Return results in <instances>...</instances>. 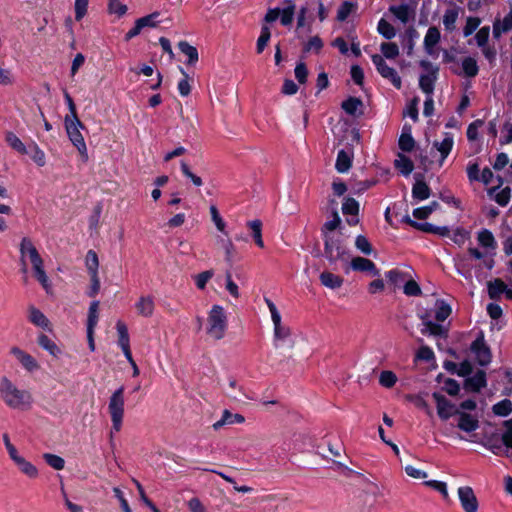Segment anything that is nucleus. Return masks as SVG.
Returning a JSON list of instances; mask_svg holds the SVG:
<instances>
[{
	"label": "nucleus",
	"instance_id": "f257e3e1",
	"mask_svg": "<svg viewBox=\"0 0 512 512\" xmlns=\"http://www.w3.org/2000/svg\"><path fill=\"white\" fill-rule=\"evenodd\" d=\"M0 399L13 410L27 411L33 403L32 394L25 389L18 388L8 377L0 379Z\"/></svg>",
	"mask_w": 512,
	"mask_h": 512
},
{
	"label": "nucleus",
	"instance_id": "f03ea898",
	"mask_svg": "<svg viewBox=\"0 0 512 512\" xmlns=\"http://www.w3.org/2000/svg\"><path fill=\"white\" fill-rule=\"evenodd\" d=\"M228 327V319L224 308L213 305L208 312L206 333L213 340H221L225 337Z\"/></svg>",
	"mask_w": 512,
	"mask_h": 512
},
{
	"label": "nucleus",
	"instance_id": "7ed1b4c3",
	"mask_svg": "<svg viewBox=\"0 0 512 512\" xmlns=\"http://www.w3.org/2000/svg\"><path fill=\"white\" fill-rule=\"evenodd\" d=\"M124 391V386H121L109 398L108 412L112 422L111 438L113 437V432H119L122 428L125 406Z\"/></svg>",
	"mask_w": 512,
	"mask_h": 512
},
{
	"label": "nucleus",
	"instance_id": "20e7f679",
	"mask_svg": "<svg viewBox=\"0 0 512 512\" xmlns=\"http://www.w3.org/2000/svg\"><path fill=\"white\" fill-rule=\"evenodd\" d=\"M324 254L331 264H335L337 261L347 262L350 258L349 250L344 244L342 235H326Z\"/></svg>",
	"mask_w": 512,
	"mask_h": 512
},
{
	"label": "nucleus",
	"instance_id": "39448f33",
	"mask_svg": "<svg viewBox=\"0 0 512 512\" xmlns=\"http://www.w3.org/2000/svg\"><path fill=\"white\" fill-rule=\"evenodd\" d=\"M65 128L67 135L72 142V144L77 148L80 153L82 159L84 161L88 160V153L86 143L84 138L80 132V129L83 128V124L79 120L78 117L70 118V116L65 117Z\"/></svg>",
	"mask_w": 512,
	"mask_h": 512
},
{
	"label": "nucleus",
	"instance_id": "423d86ee",
	"mask_svg": "<svg viewBox=\"0 0 512 512\" xmlns=\"http://www.w3.org/2000/svg\"><path fill=\"white\" fill-rule=\"evenodd\" d=\"M372 62L375 65L378 73L383 78L388 79L395 88H401L402 81L400 76L398 75L397 71L394 68L388 66L382 55H372Z\"/></svg>",
	"mask_w": 512,
	"mask_h": 512
},
{
	"label": "nucleus",
	"instance_id": "0eeeda50",
	"mask_svg": "<svg viewBox=\"0 0 512 512\" xmlns=\"http://www.w3.org/2000/svg\"><path fill=\"white\" fill-rule=\"evenodd\" d=\"M470 349L475 355L476 361L481 366H487L492 360V354L489 346L486 344L484 334L481 331L477 338L472 342Z\"/></svg>",
	"mask_w": 512,
	"mask_h": 512
},
{
	"label": "nucleus",
	"instance_id": "6e6552de",
	"mask_svg": "<svg viewBox=\"0 0 512 512\" xmlns=\"http://www.w3.org/2000/svg\"><path fill=\"white\" fill-rule=\"evenodd\" d=\"M458 497L461 506L465 512H477L478 511V500L473 491L469 486H463L458 488Z\"/></svg>",
	"mask_w": 512,
	"mask_h": 512
},
{
	"label": "nucleus",
	"instance_id": "1a4fd4ad",
	"mask_svg": "<svg viewBox=\"0 0 512 512\" xmlns=\"http://www.w3.org/2000/svg\"><path fill=\"white\" fill-rule=\"evenodd\" d=\"M10 354L15 357V359L22 365V367L28 372H34L39 369V364L37 360L24 350L19 347H12L10 349Z\"/></svg>",
	"mask_w": 512,
	"mask_h": 512
},
{
	"label": "nucleus",
	"instance_id": "9d476101",
	"mask_svg": "<svg viewBox=\"0 0 512 512\" xmlns=\"http://www.w3.org/2000/svg\"><path fill=\"white\" fill-rule=\"evenodd\" d=\"M20 254V261L22 264H25V261L27 260H29L31 264L42 260L38 250L27 237H24L20 243Z\"/></svg>",
	"mask_w": 512,
	"mask_h": 512
},
{
	"label": "nucleus",
	"instance_id": "9b49d317",
	"mask_svg": "<svg viewBox=\"0 0 512 512\" xmlns=\"http://www.w3.org/2000/svg\"><path fill=\"white\" fill-rule=\"evenodd\" d=\"M432 396L437 404V413L442 420H447L455 414L457 410H455L454 405L442 394L435 392Z\"/></svg>",
	"mask_w": 512,
	"mask_h": 512
},
{
	"label": "nucleus",
	"instance_id": "f8f14e48",
	"mask_svg": "<svg viewBox=\"0 0 512 512\" xmlns=\"http://www.w3.org/2000/svg\"><path fill=\"white\" fill-rule=\"evenodd\" d=\"M359 212V203L354 198L347 197L342 203V213L344 215H350L351 218L347 219V223L351 226L358 224L357 218Z\"/></svg>",
	"mask_w": 512,
	"mask_h": 512
},
{
	"label": "nucleus",
	"instance_id": "ddd939ff",
	"mask_svg": "<svg viewBox=\"0 0 512 512\" xmlns=\"http://www.w3.org/2000/svg\"><path fill=\"white\" fill-rule=\"evenodd\" d=\"M455 414L459 417L457 426L462 431L473 432L478 429L479 421L476 417L460 411H456Z\"/></svg>",
	"mask_w": 512,
	"mask_h": 512
},
{
	"label": "nucleus",
	"instance_id": "4468645a",
	"mask_svg": "<svg viewBox=\"0 0 512 512\" xmlns=\"http://www.w3.org/2000/svg\"><path fill=\"white\" fill-rule=\"evenodd\" d=\"M454 145L453 135L451 133H445L444 137L441 141H434L433 147L437 149V151L441 155L440 165L443 164L444 160L450 154Z\"/></svg>",
	"mask_w": 512,
	"mask_h": 512
},
{
	"label": "nucleus",
	"instance_id": "2eb2a0df",
	"mask_svg": "<svg viewBox=\"0 0 512 512\" xmlns=\"http://www.w3.org/2000/svg\"><path fill=\"white\" fill-rule=\"evenodd\" d=\"M28 320L35 326L51 330L49 319L33 305H30L28 308Z\"/></svg>",
	"mask_w": 512,
	"mask_h": 512
},
{
	"label": "nucleus",
	"instance_id": "dca6fc26",
	"mask_svg": "<svg viewBox=\"0 0 512 512\" xmlns=\"http://www.w3.org/2000/svg\"><path fill=\"white\" fill-rule=\"evenodd\" d=\"M486 386V373L483 370H478L473 376L465 380V389L472 392H479Z\"/></svg>",
	"mask_w": 512,
	"mask_h": 512
},
{
	"label": "nucleus",
	"instance_id": "f3484780",
	"mask_svg": "<svg viewBox=\"0 0 512 512\" xmlns=\"http://www.w3.org/2000/svg\"><path fill=\"white\" fill-rule=\"evenodd\" d=\"M440 31L437 27L433 26L427 30L424 37V49L427 54L433 56L435 54V46L440 41Z\"/></svg>",
	"mask_w": 512,
	"mask_h": 512
},
{
	"label": "nucleus",
	"instance_id": "a211bd4d",
	"mask_svg": "<svg viewBox=\"0 0 512 512\" xmlns=\"http://www.w3.org/2000/svg\"><path fill=\"white\" fill-rule=\"evenodd\" d=\"M245 421V418L241 414H233L229 410H224L221 419L213 424L215 430H219L225 425L241 424Z\"/></svg>",
	"mask_w": 512,
	"mask_h": 512
},
{
	"label": "nucleus",
	"instance_id": "6ab92c4d",
	"mask_svg": "<svg viewBox=\"0 0 512 512\" xmlns=\"http://www.w3.org/2000/svg\"><path fill=\"white\" fill-rule=\"evenodd\" d=\"M351 268L355 271L370 272L374 276L379 274L374 262L367 258L355 257L351 260Z\"/></svg>",
	"mask_w": 512,
	"mask_h": 512
},
{
	"label": "nucleus",
	"instance_id": "aec40b11",
	"mask_svg": "<svg viewBox=\"0 0 512 512\" xmlns=\"http://www.w3.org/2000/svg\"><path fill=\"white\" fill-rule=\"evenodd\" d=\"M389 11L402 23L406 24L414 16V9L407 4L392 5Z\"/></svg>",
	"mask_w": 512,
	"mask_h": 512
},
{
	"label": "nucleus",
	"instance_id": "412c9836",
	"mask_svg": "<svg viewBox=\"0 0 512 512\" xmlns=\"http://www.w3.org/2000/svg\"><path fill=\"white\" fill-rule=\"evenodd\" d=\"M135 306L138 314L143 317H150L154 312V300L151 296H141Z\"/></svg>",
	"mask_w": 512,
	"mask_h": 512
},
{
	"label": "nucleus",
	"instance_id": "4be33fe9",
	"mask_svg": "<svg viewBox=\"0 0 512 512\" xmlns=\"http://www.w3.org/2000/svg\"><path fill=\"white\" fill-rule=\"evenodd\" d=\"M32 268L34 271V276L38 280V282L42 285V287L49 292L51 289V284L49 278L44 270L43 259L32 264Z\"/></svg>",
	"mask_w": 512,
	"mask_h": 512
},
{
	"label": "nucleus",
	"instance_id": "5701e85b",
	"mask_svg": "<svg viewBox=\"0 0 512 512\" xmlns=\"http://www.w3.org/2000/svg\"><path fill=\"white\" fill-rule=\"evenodd\" d=\"M321 284L330 289H338L343 284V278L329 271L320 274Z\"/></svg>",
	"mask_w": 512,
	"mask_h": 512
},
{
	"label": "nucleus",
	"instance_id": "b1692460",
	"mask_svg": "<svg viewBox=\"0 0 512 512\" xmlns=\"http://www.w3.org/2000/svg\"><path fill=\"white\" fill-rule=\"evenodd\" d=\"M37 343L41 348L48 351L53 357H59L61 355V349L47 335L40 334L37 337Z\"/></svg>",
	"mask_w": 512,
	"mask_h": 512
},
{
	"label": "nucleus",
	"instance_id": "393cba45",
	"mask_svg": "<svg viewBox=\"0 0 512 512\" xmlns=\"http://www.w3.org/2000/svg\"><path fill=\"white\" fill-rule=\"evenodd\" d=\"M412 196L417 200H426L430 197V188L429 186L422 180L416 177V182L412 188Z\"/></svg>",
	"mask_w": 512,
	"mask_h": 512
},
{
	"label": "nucleus",
	"instance_id": "a878e982",
	"mask_svg": "<svg viewBox=\"0 0 512 512\" xmlns=\"http://www.w3.org/2000/svg\"><path fill=\"white\" fill-rule=\"evenodd\" d=\"M438 69H433L431 74L428 75H421L419 79V86L421 90L427 94V96L432 95L434 91V83L436 80V73Z\"/></svg>",
	"mask_w": 512,
	"mask_h": 512
},
{
	"label": "nucleus",
	"instance_id": "bb28decb",
	"mask_svg": "<svg viewBox=\"0 0 512 512\" xmlns=\"http://www.w3.org/2000/svg\"><path fill=\"white\" fill-rule=\"evenodd\" d=\"M179 50L188 57L187 64L194 65L198 62L199 55L197 49L186 41L178 43Z\"/></svg>",
	"mask_w": 512,
	"mask_h": 512
},
{
	"label": "nucleus",
	"instance_id": "cd10ccee",
	"mask_svg": "<svg viewBox=\"0 0 512 512\" xmlns=\"http://www.w3.org/2000/svg\"><path fill=\"white\" fill-rule=\"evenodd\" d=\"M414 228L426 233L437 234L440 236H449L450 230L447 227L434 226L430 223H413Z\"/></svg>",
	"mask_w": 512,
	"mask_h": 512
},
{
	"label": "nucleus",
	"instance_id": "c85d7f7f",
	"mask_svg": "<svg viewBox=\"0 0 512 512\" xmlns=\"http://www.w3.org/2000/svg\"><path fill=\"white\" fill-rule=\"evenodd\" d=\"M340 224H341V219L339 217V214L337 211H334L333 219L330 221H327L321 229L323 238L326 239V235H341V233H338V234L334 233V231L337 228H339Z\"/></svg>",
	"mask_w": 512,
	"mask_h": 512
},
{
	"label": "nucleus",
	"instance_id": "c756f323",
	"mask_svg": "<svg viewBox=\"0 0 512 512\" xmlns=\"http://www.w3.org/2000/svg\"><path fill=\"white\" fill-rule=\"evenodd\" d=\"M394 163L395 167L405 176H408L414 169L413 162L403 154H398Z\"/></svg>",
	"mask_w": 512,
	"mask_h": 512
},
{
	"label": "nucleus",
	"instance_id": "7c9ffc66",
	"mask_svg": "<svg viewBox=\"0 0 512 512\" xmlns=\"http://www.w3.org/2000/svg\"><path fill=\"white\" fill-rule=\"evenodd\" d=\"M351 156L344 150H340L337 155L335 168L339 173L347 172L351 167Z\"/></svg>",
	"mask_w": 512,
	"mask_h": 512
},
{
	"label": "nucleus",
	"instance_id": "2f4dec72",
	"mask_svg": "<svg viewBox=\"0 0 512 512\" xmlns=\"http://www.w3.org/2000/svg\"><path fill=\"white\" fill-rule=\"evenodd\" d=\"M14 462L18 466V468L21 470V472L26 474L27 476H29L31 478H35L38 475L37 468L32 463H30L25 458H23L22 456L17 457L14 460Z\"/></svg>",
	"mask_w": 512,
	"mask_h": 512
},
{
	"label": "nucleus",
	"instance_id": "473e14b6",
	"mask_svg": "<svg viewBox=\"0 0 512 512\" xmlns=\"http://www.w3.org/2000/svg\"><path fill=\"white\" fill-rule=\"evenodd\" d=\"M459 11L458 8L453 7L449 8L445 11L443 16V25L445 30L453 31L456 27V21L458 19Z\"/></svg>",
	"mask_w": 512,
	"mask_h": 512
},
{
	"label": "nucleus",
	"instance_id": "72a5a7b5",
	"mask_svg": "<svg viewBox=\"0 0 512 512\" xmlns=\"http://www.w3.org/2000/svg\"><path fill=\"white\" fill-rule=\"evenodd\" d=\"M421 319L423 320L424 325V327L421 329L422 334L439 336L444 333V329L441 325L432 322L431 320L427 319L426 316H421Z\"/></svg>",
	"mask_w": 512,
	"mask_h": 512
},
{
	"label": "nucleus",
	"instance_id": "f704fd0d",
	"mask_svg": "<svg viewBox=\"0 0 512 512\" xmlns=\"http://www.w3.org/2000/svg\"><path fill=\"white\" fill-rule=\"evenodd\" d=\"M247 226L252 231L253 239L256 245L260 248H264V242L262 239V222L258 219L247 222Z\"/></svg>",
	"mask_w": 512,
	"mask_h": 512
},
{
	"label": "nucleus",
	"instance_id": "c9c22d12",
	"mask_svg": "<svg viewBox=\"0 0 512 512\" xmlns=\"http://www.w3.org/2000/svg\"><path fill=\"white\" fill-rule=\"evenodd\" d=\"M506 290V284L501 279L488 282V295L491 299H498Z\"/></svg>",
	"mask_w": 512,
	"mask_h": 512
},
{
	"label": "nucleus",
	"instance_id": "e433bc0d",
	"mask_svg": "<svg viewBox=\"0 0 512 512\" xmlns=\"http://www.w3.org/2000/svg\"><path fill=\"white\" fill-rule=\"evenodd\" d=\"M28 153L31 159L39 166L43 167L46 164V156L43 150L39 148V146L33 142L29 145Z\"/></svg>",
	"mask_w": 512,
	"mask_h": 512
},
{
	"label": "nucleus",
	"instance_id": "4c0bfd02",
	"mask_svg": "<svg viewBox=\"0 0 512 512\" xmlns=\"http://www.w3.org/2000/svg\"><path fill=\"white\" fill-rule=\"evenodd\" d=\"M5 140L7 144L14 150H16L20 154H27L28 150L20 138L15 135L13 132H7L5 135Z\"/></svg>",
	"mask_w": 512,
	"mask_h": 512
},
{
	"label": "nucleus",
	"instance_id": "58836bf2",
	"mask_svg": "<svg viewBox=\"0 0 512 512\" xmlns=\"http://www.w3.org/2000/svg\"><path fill=\"white\" fill-rule=\"evenodd\" d=\"M377 31L386 39H392L396 36V29L385 19H380L377 25Z\"/></svg>",
	"mask_w": 512,
	"mask_h": 512
},
{
	"label": "nucleus",
	"instance_id": "ea45409f",
	"mask_svg": "<svg viewBox=\"0 0 512 512\" xmlns=\"http://www.w3.org/2000/svg\"><path fill=\"white\" fill-rule=\"evenodd\" d=\"M478 242L481 246L485 248H496L495 238L493 234L487 229H484L478 233Z\"/></svg>",
	"mask_w": 512,
	"mask_h": 512
},
{
	"label": "nucleus",
	"instance_id": "a19ab883",
	"mask_svg": "<svg viewBox=\"0 0 512 512\" xmlns=\"http://www.w3.org/2000/svg\"><path fill=\"white\" fill-rule=\"evenodd\" d=\"M85 264L90 275L98 274L99 260L95 251L87 252Z\"/></svg>",
	"mask_w": 512,
	"mask_h": 512
},
{
	"label": "nucleus",
	"instance_id": "79ce46f5",
	"mask_svg": "<svg viewBox=\"0 0 512 512\" xmlns=\"http://www.w3.org/2000/svg\"><path fill=\"white\" fill-rule=\"evenodd\" d=\"M362 106V101L356 97H350L342 102V109L349 115L354 116L358 109Z\"/></svg>",
	"mask_w": 512,
	"mask_h": 512
},
{
	"label": "nucleus",
	"instance_id": "37998d69",
	"mask_svg": "<svg viewBox=\"0 0 512 512\" xmlns=\"http://www.w3.org/2000/svg\"><path fill=\"white\" fill-rule=\"evenodd\" d=\"M462 69L467 77H475L479 71L477 62L472 57H466L463 59Z\"/></svg>",
	"mask_w": 512,
	"mask_h": 512
},
{
	"label": "nucleus",
	"instance_id": "c03bdc74",
	"mask_svg": "<svg viewBox=\"0 0 512 512\" xmlns=\"http://www.w3.org/2000/svg\"><path fill=\"white\" fill-rule=\"evenodd\" d=\"M493 413L498 416H508L512 412V402L509 399H504L492 407Z\"/></svg>",
	"mask_w": 512,
	"mask_h": 512
},
{
	"label": "nucleus",
	"instance_id": "a18cd8bd",
	"mask_svg": "<svg viewBox=\"0 0 512 512\" xmlns=\"http://www.w3.org/2000/svg\"><path fill=\"white\" fill-rule=\"evenodd\" d=\"M450 314H451L450 306L442 300H437L435 319L438 322H443L449 317Z\"/></svg>",
	"mask_w": 512,
	"mask_h": 512
},
{
	"label": "nucleus",
	"instance_id": "49530a36",
	"mask_svg": "<svg viewBox=\"0 0 512 512\" xmlns=\"http://www.w3.org/2000/svg\"><path fill=\"white\" fill-rule=\"evenodd\" d=\"M383 57L387 59H395L399 55V47L394 42H384L380 46Z\"/></svg>",
	"mask_w": 512,
	"mask_h": 512
},
{
	"label": "nucleus",
	"instance_id": "de8ad7c7",
	"mask_svg": "<svg viewBox=\"0 0 512 512\" xmlns=\"http://www.w3.org/2000/svg\"><path fill=\"white\" fill-rule=\"evenodd\" d=\"M116 328H117V332H118V336H119L118 343H119L120 347L121 348L129 347L130 341H129V334H128L127 326L123 322L118 321L116 324Z\"/></svg>",
	"mask_w": 512,
	"mask_h": 512
},
{
	"label": "nucleus",
	"instance_id": "09e8293b",
	"mask_svg": "<svg viewBox=\"0 0 512 512\" xmlns=\"http://www.w3.org/2000/svg\"><path fill=\"white\" fill-rule=\"evenodd\" d=\"M270 37H271V32H270V29L268 26L266 25H263L262 28H261V33H260V36L257 40V53H262L265 49V47L267 46L269 40H270Z\"/></svg>",
	"mask_w": 512,
	"mask_h": 512
},
{
	"label": "nucleus",
	"instance_id": "8fccbe9b",
	"mask_svg": "<svg viewBox=\"0 0 512 512\" xmlns=\"http://www.w3.org/2000/svg\"><path fill=\"white\" fill-rule=\"evenodd\" d=\"M386 277L389 281L395 286L405 283L406 279L410 277L407 273L400 271L398 269L390 270L386 273Z\"/></svg>",
	"mask_w": 512,
	"mask_h": 512
},
{
	"label": "nucleus",
	"instance_id": "3c124183",
	"mask_svg": "<svg viewBox=\"0 0 512 512\" xmlns=\"http://www.w3.org/2000/svg\"><path fill=\"white\" fill-rule=\"evenodd\" d=\"M397 382V376L394 372L385 370L379 376V383L385 388L393 387Z\"/></svg>",
	"mask_w": 512,
	"mask_h": 512
},
{
	"label": "nucleus",
	"instance_id": "603ef678",
	"mask_svg": "<svg viewBox=\"0 0 512 512\" xmlns=\"http://www.w3.org/2000/svg\"><path fill=\"white\" fill-rule=\"evenodd\" d=\"M399 148L404 152H410L415 146V141L410 132H403L398 141Z\"/></svg>",
	"mask_w": 512,
	"mask_h": 512
},
{
	"label": "nucleus",
	"instance_id": "864d4df0",
	"mask_svg": "<svg viewBox=\"0 0 512 512\" xmlns=\"http://www.w3.org/2000/svg\"><path fill=\"white\" fill-rule=\"evenodd\" d=\"M98 308H99V302L93 301L90 304L89 312H88V319H87V328H95L98 323Z\"/></svg>",
	"mask_w": 512,
	"mask_h": 512
},
{
	"label": "nucleus",
	"instance_id": "5fc2aeb1",
	"mask_svg": "<svg viewBox=\"0 0 512 512\" xmlns=\"http://www.w3.org/2000/svg\"><path fill=\"white\" fill-rule=\"evenodd\" d=\"M512 29V11L509 12L501 22V26L497 23L494 24L493 33L496 37H498L501 32H507Z\"/></svg>",
	"mask_w": 512,
	"mask_h": 512
},
{
	"label": "nucleus",
	"instance_id": "6e6d98bb",
	"mask_svg": "<svg viewBox=\"0 0 512 512\" xmlns=\"http://www.w3.org/2000/svg\"><path fill=\"white\" fill-rule=\"evenodd\" d=\"M43 458L46 463L55 470H62L65 466L64 459L58 455L46 453L43 455Z\"/></svg>",
	"mask_w": 512,
	"mask_h": 512
},
{
	"label": "nucleus",
	"instance_id": "4d7b16f0",
	"mask_svg": "<svg viewBox=\"0 0 512 512\" xmlns=\"http://www.w3.org/2000/svg\"><path fill=\"white\" fill-rule=\"evenodd\" d=\"M355 247L363 254L370 255L373 251L372 245L363 235H358L355 240Z\"/></svg>",
	"mask_w": 512,
	"mask_h": 512
},
{
	"label": "nucleus",
	"instance_id": "13d9d810",
	"mask_svg": "<svg viewBox=\"0 0 512 512\" xmlns=\"http://www.w3.org/2000/svg\"><path fill=\"white\" fill-rule=\"evenodd\" d=\"M180 71L183 75V79H181L179 82H178V91L180 93L181 96H188L191 92V85L189 83V76L188 74L185 72V70L183 68L180 67Z\"/></svg>",
	"mask_w": 512,
	"mask_h": 512
},
{
	"label": "nucleus",
	"instance_id": "bf43d9fd",
	"mask_svg": "<svg viewBox=\"0 0 512 512\" xmlns=\"http://www.w3.org/2000/svg\"><path fill=\"white\" fill-rule=\"evenodd\" d=\"M404 293L407 296H419L421 295V288L416 281L411 278H407L403 288Z\"/></svg>",
	"mask_w": 512,
	"mask_h": 512
},
{
	"label": "nucleus",
	"instance_id": "052dcab7",
	"mask_svg": "<svg viewBox=\"0 0 512 512\" xmlns=\"http://www.w3.org/2000/svg\"><path fill=\"white\" fill-rule=\"evenodd\" d=\"M159 15H160L159 12H153V13L147 15V16H144V17H141V18L137 19V21L142 26V28H145V27L154 28L159 23V21H158Z\"/></svg>",
	"mask_w": 512,
	"mask_h": 512
},
{
	"label": "nucleus",
	"instance_id": "680f3d73",
	"mask_svg": "<svg viewBox=\"0 0 512 512\" xmlns=\"http://www.w3.org/2000/svg\"><path fill=\"white\" fill-rule=\"evenodd\" d=\"M424 484L426 486L438 491L443 496L444 499L449 498L447 485L445 482L437 481V480H429V481H425Z\"/></svg>",
	"mask_w": 512,
	"mask_h": 512
},
{
	"label": "nucleus",
	"instance_id": "e2e57ef3",
	"mask_svg": "<svg viewBox=\"0 0 512 512\" xmlns=\"http://www.w3.org/2000/svg\"><path fill=\"white\" fill-rule=\"evenodd\" d=\"M448 237H450L455 244L462 246L469 238V232L465 229L457 228L452 234H449Z\"/></svg>",
	"mask_w": 512,
	"mask_h": 512
},
{
	"label": "nucleus",
	"instance_id": "0e129e2a",
	"mask_svg": "<svg viewBox=\"0 0 512 512\" xmlns=\"http://www.w3.org/2000/svg\"><path fill=\"white\" fill-rule=\"evenodd\" d=\"M294 13H295L294 5H289L288 7L284 8L280 12V16H279L281 24L284 26L290 25L293 21Z\"/></svg>",
	"mask_w": 512,
	"mask_h": 512
},
{
	"label": "nucleus",
	"instance_id": "69168bd1",
	"mask_svg": "<svg viewBox=\"0 0 512 512\" xmlns=\"http://www.w3.org/2000/svg\"><path fill=\"white\" fill-rule=\"evenodd\" d=\"M214 276L213 270H206L195 276V283L198 289L203 290L207 282Z\"/></svg>",
	"mask_w": 512,
	"mask_h": 512
},
{
	"label": "nucleus",
	"instance_id": "338daca9",
	"mask_svg": "<svg viewBox=\"0 0 512 512\" xmlns=\"http://www.w3.org/2000/svg\"><path fill=\"white\" fill-rule=\"evenodd\" d=\"M108 10L111 14H116L121 17L127 12V6L122 4L119 0H110Z\"/></svg>",
	"mask_w": 512,
	"mask_h": 512
},
{
	"label": "nucleus",
	"instance_id": "774afa93",
	"mask_svg": "<svg viewBox=\"0 0 512 512\" xmlns=\"http://www.w3.org/2000/svg\"><path fill=\"white\" fill-rule=\"evenodd\" d=\"M226 290L229 292V294L237 299L240 297L239 288L238 285L233 281L232 275L230 271L226 272Z\"/></svg>",
	"mask_w": 512,
	"mask_h": 512
}]
</instances>
